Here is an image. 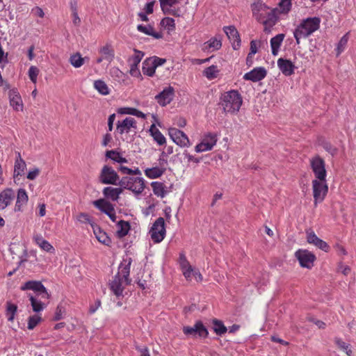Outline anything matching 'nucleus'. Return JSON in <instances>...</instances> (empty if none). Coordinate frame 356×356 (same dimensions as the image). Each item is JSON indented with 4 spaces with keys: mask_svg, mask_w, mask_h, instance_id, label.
Here are the masks:
<instances>
[{
    "mask_svg": "<svg viewBox=\"0 0 356 356\" xmlns=\"http://www.w3.org/2000/svg\"><path fill=\"white\" fill-rule=\"evenodd\" d=\"M183 155L184 156V158L187 159L188 162H193L195 163H199L200 162V159L191 155L187 151H184Z\"/></svg>",
    "mask_w": 356,
    "mask_h": 356,
    "instance_id": "obj_60",
    "label": "nucleus"
},
{
    "mask_svg": "<svg viewBox=\"0 0 356 356\" xmlns=\"http://www.w3.org/2000/svg\"><path fill=\"white\" fill-rule=\"evenodd\" d=\"M33 240L35 243V244L38 247H40V248L42 249V250L49 253L55 252V248H54V246L49 241L45 240L42 236V234H34Z\"/></svg>",
    "mask_w": 356,
    "mask_h": 356,
    "instance_id": "obj_25",
    "label": "nucleus"
},
{
    "mask_svg": "<svg viewBox=\"0 0 356 356\" xmlns=\"http://www.w3.org/2000/svg\"><path fill=\"white\" fill-rule=\"evenodd\" d=\"M41 317L38 315H33L29 318L28 321V329L33 330L36 325L40 322Z\"/></svg>",
    "mask_w": 356,
    "mask_h": 356,
    "instance_id": "obj_55",
    "label": "nucleus"
},
{
    "mask_svg": "<svg viewBox=\"0 0 356 356\" xmlns=\"http://www.w3.org/2000/svg\"><path fill=\"white\" fill-rule=\"evenodd\" d=\"M149 234L155 243L161 242L166 234L165 220L162 217L158 218L151 227Z\"/></svg>",
    "mask_w": 356,
    "mask_h": 356,
    "instance_id": "obj_8",
    "label": "nucleus"
},
{
    "mask_svg": "<svg viewBox=\"0 0 356 356\" xmlns=\"http://www.w3.org/2000/svg\"><path fill=\"white\" fill-rule=\"evenodd\" d=\"M284 37V34L280 33L270 39V47L272 54L273 56H277L278 54L280 48L282 44Z\"/></svg>",
    "mask_w": 356,
    "mask_h": 356,
    "instance_id": "obj_32",
    "label": "nucleus"
},
{
    "mask_svg": "<svg viewBox=\"0 0 356 356\" xmlns=\"http://www.w3.org/2000/svg\"><path fill=\"white\" fill-rule=\"evenodd\" d=\"M93 86L95 89L102 95H107L110 93V89L107 84L102 79L95 81Z\"/></svg>",
    "mask_w": 356,
    "mask_h": 356,
    "instance_id": "obj_42",
    "label": "nucleus"
},
{
    "mask_svg": "<svg viewBox=\"0 0 356 356\" xmlns=\"http://www.w3.org/2000/svg\"><path fill=\"white\" fill-rule=\"evenodd\" d=\"M118 229L117 231V234L119 237L122 238L125 236L130 229V225L128 222L120 220L118 225Z\"/></svg>",
    "mask_w": 356,
    "mask_h": 356,
    "instance_id": "obj_47",
    "label": "nucleus"
},
{
    "mask_svg": "<svg viewBox=\"0 0 356 356\" xmlns=\"http://www.w3.org/2000/svg\"><path fill=\"white\" fill-rule=\"evenodd\" d=\"M323 147L325 151L332 154V156L337 154V149L336 147L332 146L330 143L325 142L323 144Z\"/></svg>",
    "mask_w": 356,
    "mask_h": 356,
    "instance_id": "obj_57",
    "label": "nucleus"
},
{
    "mask_svg": "<svg viewBox=\"0 0 356 356\" xmlns=\"http://www.w3.org/2000/svg\"><path fill=\"white\" fill-rule=\"evenodd\" d=\"M295 257L299 261L301 267L307 269H311L313 267L314 261L316 260V256L314 254L304 249H299L296 251Z\"/></svg>",
    "mask_w": 356,
    "mask_h": 356,
    "instance_id": "obj_10",
    "label": "nucleus"
},
{
    "mask_svg": "<svg viewBox=\"0 0 356 356\" xmlns=\"http://www.w3.org/2000/svg\"><path fill=\"white\" fill-rule=\"evenodd\" d=\"M277 66L282 73L285 76H291L294 73L295 65L289 60L282 58H279L277 60Z\"/></svg>",
    "mask_w": 356,
    "mask_h": 356,
    "instance_id": "obj_26",
    "label": "nucleus"
},
{
    "mask_svg": "<svg viewBox=\"0 0 356 356\" xmlns=\"http://www.w3.org/2000/svg\"><path fill=\"white\" fill-rule=\"evenodd\" d=\"M92 229L96 238L99 243L108 246L111 244V238L99 227L95 225L93 227Z\"/></svg>",
    "mask_w": 356,
    "mask_h": 356,
    "instance_id": "obj_30",
    "label": "nucleus"
},
{
    "mask_svg": "<svg viewBox=\"0 0 356 356\" xmlns=\"http://www.w3.org/2000/svg\"><path fill=\"white\" fill-rule=\"evenodd\" d=\"M183 332L185 335L192 337H201L207 338L209 335V332L207 327L201 321H197L193 326H184L183 327Z\"/></svg>",
    "mask_w": 356,
    "mask_h": 356,
    "instance_id": "obj_11",
    "label": "nucleus"
},
{
    "mask_svg": "<svg viewBox=\"0 0 356 356\" xmlns=\"http://www.w3.org/2000/svg\"><path fill=\"white\" fill-rule=\"evenodd\" d=\"M161 24L165 29H168V31H170L175 29V19L171 17H164L161 22Z\"/></svg>",
    "mask_w": 356,
    "mask_h": 356,
    "instance_id": "obj_50",
    "label": "nucleus"
},
{
    "mask_svg": "<svg viewBox=\"0 0 356 356\" xmlns=\"http://www.w3.org/2000/svg\"><path fill=\"white\" fill-rule=\"evenodd\" d=\"M149 59L152 61L154 65H155L156 69V67L163 65L166 62L165 58H159L157 56L151 57Z\"/></svg>",
    "mask_w": 356,
    "mask_h": 356,
    "instance_id": "obj_58",
    "label": "nucleus"
},
{
    "mask_svg": "<svg viewBox=\"0 0 356 356\" xmlns=\"http://www.w3.org/2000/svg\"><path fill=\"white\" fill-rule=\"evenodd\" d=\"M132 128L136 129V121L131 117H127L121 121L118 120L116 124V131L121 135L129 133Z\"/></svg>",
    "mask_w": 356,
    "mask_h": 356,
    "instance_id": "obj_19",
    "label": "nucleus"
},
{
    "mask_svg": "<svg viewBox=\"0 0 356 356\" xmlns=\"http://www.w3.org/2000/svg\"><path fill=\"white\" fill-rule=\"evenodd\" d=\"M120 179L117 172L108 165H104L99 173V181L106 185H118Z\"/></svg>",
    "mask_w": 356,
    "mask_h": 356,
    "instance_id": "obj_6",
    "label": "nucleus"
},
{
    "mask_svg": "<svg viewBox=\"0 0 356 356\" xmlns=\"http://www.w3.org/2000/svg\"><path fill=\"white\" fill-rule=\"evenodd\" d=\"M217 140L216 134L209 133L204 136L201 143L195 147V150L197 153L211 150L216 145Z\"/></svg>",
    "mask_w": 356,
    "mask_h": 356,
    "instance_id": "obj_14",
    "label": "nucleus"
},
{
    "mask_svg": "<svg viewBox=\"0 0 356 356\" xmlns=\"http://www.w3.org/2000/svg\"><path fill=\"white\" fill-rule=\"evenodd\" d=\"M39 72V69L37 67L32 65L29 67L28 72L29 77L33 83H36Z\"/></svg>",
    "mask_w": 356,
    "mask_h": 356,
    "instance_id": "obj_53",
    "label": "nucleus"
},
{
    "mask_svg": "<svg viewBox=\"0 0 356 356\" xmlns=\"http://www.w3.org/2000/svg\"><path fill=\"white\" fill-rule=\"evenodd\" d=\"M312 191L314 204L316 205L322 202L328 192V186L326 179L323 180L319 179H314L312 181Z\"/></svg>",
    "mask_w": 356,
    "mask_h": 356,
    "instance_id": "obj_7",
    "label": "nucleus"
},
{
    "mask_svg": "<svg viewBox=\"0 0 356 356\" xmlns=\"http://www.w3.org/2000/svg\"><path fill=\"white\" fill-rule=\"evenodd\" d=\"M243 99L241 94L235 90L225 92L220 96V105L225 113H237L242 105Z\"/></svg>",
    "mask_w": 356,
    "mask_h": 356,
    "instance_id": "obj_4",
    "label": "nucleus"
},
{
    "mask_svg": "<svg viewBox=\"0 0 356 356\" xmlns=\"http://www.w3.org/2000/svg\"><path fill=\"white\" fill-rule=\"evenodd\" d=\"M181 0H159L162 11L165 15H171L179 17L181 15V10L174 6L179 3Z\"/></svg>",
    "mask_w": 356,
    "mask_h": 356,
    "instance_id": "obj_16",
    "label": "nucleus"
},
{
    "mask_svg": "<svg viewBox=\"0 0 356 356\" xmlns=\"http://www.w3.org/2000/svg\"><path fill=\"white\" fill-rule=\"evenodd\" d=\"M150 135L152 136L154 140L159 145H163L165 143L166 140L163 134L156 127L154 124H152L149 128Z\"/></svg>",
    "mask_w": 356,
    "mask_h": 356,
    "instance_id": "obj_36",
    "label": "nucleus"
},
{
    "mask_svg": "<svg viewBox=\"0 0 356 356\" xmlns=\"http://www.w3.org/2000/svg\"><path fill=\"white\" fill-rule=\"evenodd\" d=\"M115 113H113L111 115H109L108 117V129L109 131H111L113 130V123H114V121L115 120Z\"/></svg>",
    "mask_w": 356,
    "mask_h": 356,
    "instance_id": "obj_63",
    "label": "nucleus"
},
{
    "mask_svg": "<svg viewBox=\"0 0 356 356\" xmlns=\"http://www.w3.org/2000/svg\"><path fill=\"white\" fill-rule=\"evenodd\" d=\"M20 289L22 291L31 290L33 291V293H28L27 296L29 298L34 312L39 313L43 311L48 305L49 294L41 282L28 281L21 286Z\"/></svg>",
    "mask_w": 356,
    "mask_h": 356,
    "instance_id": "obj_1",
    "label": "nucleus"
},
{
    "mask_svg": "<svg viewBox=\"0 0 356 356\" xmlns=\"http://www.w3.org/2000/svg\"><path fill=\"white\" fill-rule=\"evenodd\" d=\"M335 343L342 350H343L348 356L352 354V350L350 344L343 341L340 338H335Z\"/></svg>",
    "mask_w": 356,
    "mask_h": 356,
    "instance_id": "obj_49",
    "label": "nucleus"
},
{
    "mask_svg": "<svg viewBox=\"0 0 356 356\" xmlns=\"http://www.w3.org/2000/svg\"><path fill=\"white\" fill-rule=\"evenodd\" d=\"M144 56L143 52L134 49V54L130 56L128 59V63L129 65V74L134 77H141V74L138 68L141 60Z\"/></svg>",
    "mask_w": 356,
    "mask_h": 356,
    "instance_id": "obj_12",
    "label": "nucleus"
},
{
    "mask_svg": "<svg viewBox=\"0 0 356 356\" xmlns=\"http://www.w3.org/2000/svg\"><path fill=\"white\" fill-rule=\"evenodd\" d=\"M111 140L112 136L110 134H106L105 135H104L103 140L102 142V146L106 147L108 145V143L111 141Z\"/></svg>",
    "mask_w": 356,
    "mask_h": 356,
    "instance_id": "obj_64",
    "label": "nucleus"
},
{
    "mask_svg": "<svg viewBox=\"0 0 356 356\" xmlns=\"http://www.w3.org/2000/svg\"><path fill=\"white\" fill-rule=\"evenodd\" d=\"M137 29L138 31L146 35H151L156 39L161 38L163 36L161 33L155 31L154 28L150 25L145 26L143 24H139L137 26Z\"/></svg>",
    "mask_w": 356,
    "mask_h": 356,
    "instance_id": "obj_37",
    "label": "nucleus"
},
{
    "mask_svg": "<svg viewBox=\"0 0 356 356\" xmlns=\"http://www.w3.org/2000/svg\"><path fill=\"white\" fill-rule=\"evenodd\" d=\"M168 134L172 141L179 147H186L191 145L189 138L184 131L172 127L169 128Z\"/></svg>",
    "mask_w": 356,
    "mask_h": 356,
    "instance_id": "obj_13",
    "label": "nucleus"
},
{
    "mask_svg": "<svg viewBox=\"0 0 356 356\" xmlns=\"http://www.w3.org/2000/svg\"><path fill=\"white\" fill-rule=\"evenodd\" d=\"M93 204L99 211H101L102 212L104 213L106 215H109V213H112L113 209L111 204L104 199H99L94 201Z\"/></svg>",
    "mask_w": 356,
    "mask_h": 356,
    "instance_id": "obj_35",
    "label": "nucleus"
},
{
    "mask_svg": "<svg viewBox=\"0 0 356 356\" xmlns=\"http://www.w3.org/2000/svg\"><path fill=\"white\" fill-rule=\"evenodd\" d=\"M99 53L103 55L105 60L110 62L113 60L115 56L114 50L109 44H106L104 47H101L99 49Z\"/></svg>",
    "mask_w": 356,
    "mask_h": 356,
    "instance_id": "obj_40",
    "label": "nucleus"
},
{
    "mask_svg": "<svg viewBox=\"0 0 356 356\" xmlns=\"http://www.w3.org/2000/svg\"><path fill=\"white\" fill-rule=\"evenodd\" d=\"M105 156L106 159H109L118 163H125L128 162L127 159L123 157L120 152L113 149L107 150L105 153Z\"/></svg>",
    "mask_w": 356,
    "mask_h": 356,
    "instance_id": "obj_38",
    "label": "nucleus"
},
{
    "mask_svg": "<svg viewBox=\"0 0 356 356\" xmlns=\"http://www.w3.org/2000/svg\"><path fill=\"white\" fill-rule=\"evenodd\" d=\"M28 200V195L25 189L19 188L17 194L15 211H21L22 207L27 203Z\"/></svg>",
    "mask_w": 356,
    "mask_h": 356,
    "instance_id": "obj_33",
    "label": "nucleus"
},
{
    "mask_svg": "<svg viewBox=\"0 0 356 356\" xmlns=\"http://www.w3.org/2000/svg\"><path fill=\"white\" fill-rule=\"evenodd\" d=\"M309 164L311 169L314 174L315 179L323 180L326 179L327 171L325 169V163L323 159L320 156L316 155L310 159Z\"/></svg>",
    "mask_w": 356,
    "mask_h": 356,
    "instance_id": "obj_9",
    "label": "nucleus"
},
{
    "mask_svg": "<svg viewBox=\"0 0 356 356\" xmlns=\"http://www.w3.org/2000/svg\"><path fill=\"white\" fill-rule=\"evenodd\" d=\"M258 42L256 40H252L250 42V48L249 52V57H252L257 52Z\"/></svg>",
    "mask_w": 356,
    "mask_h": 356,
    "instance_id": "obj_62",
    "label": "nucleus"
},
{
    "mask_svg": "<svg viewBox=\"0 0 356 356\" xmlns=\"http://www.w3.org/2000/svg\"><path fill=\"white\" fill-rule=\"evenodd\" d=\"M212 324L213 330L217 335L222 336L227 332V328L222 321L218 319H213L212 321Z\"/></svg>",
    "mask_w": 356,
    "mask_h": 356,
    "instance_id": "obj_41",
    "label": "nucleus"
},
{
    "mask_svg": "<svg viewBox=\"0 0 356 356\" xmlns=\"http://www.w3.org/2000/svg\"><path fill=\"white\" fill-rule=\"evenodd\" d=\"M306 236L307 243L315 245L325 252L329 251L330 246L325 241L318 238L313 230H307Z\"/></svg>",
    "mask_w": 356,
    "mask_h": 356,
    "instance_id": "obj_18",
    "label": "nucleus"
},
{
    "mask_svg": "<svg viewBox=\"0 0 356 356\" xmlns=\"http://www.w3.org/2000/svg\"><path fill=\"white\" fill-rule=\"evenodd\" d=\"M17 310V307L16 305L13 304L9 302H8L6 303V316L7 317L8 321H13L14 320Z\"/></svg>",
    "mask_w": 356,
    "mask_h": 356,
    "instance_id": "obj_48",
    "label": "nucleus"
},
{
    "mask_svg": "<svg viewBox=\"0 0 356 356\" xmlns=\"http://www.w3.org/2000/svg\"><path fill=\"white\" fill-rule=\"evenodd\" d=\"M40 174V169L34 168L30 170L27 175V179L29 180H34Z\"/></svg>",
    "mask_w": 356,
    "mask_h": 356,
    "instance_id": "obj_59",
    "label": "nucleus"
},
{
    "mask_svg": "<svg viewBox=\"0 0 356 356\" xmlns=\"http://www.w3.org/2000/svg\"><path fill=\"white\" fill-rule=\"evenodd\" d=\"M179 263L181 271H184L187 268L189 269L191 267V265L190 264L185 254L183 253L179 254Z\"/></svg>",
    "mask_w": 356,
    "mask_h": 356,
    "instance_id": "obj_54",
    "label": "nucleus"
},
{
    "mask_svg": "<svg viewBox=\"0 0 356 356\" xmlns=\"http://www.w3.org/2000/svg\"><path fill=\"white\" fill-rule=\"evenodd\" d=\"M218 73L219 70L218 69V67L215 65H212L205 68L202 72L203 75L209 80L216 79L218 76Z\"/></svg>",
    "mask_w": 356,
    "mask_h": 356,
    "instance_id": "obj_44",
    "label": "nucleus"
},
{
    "mask_svg": "<svg viewBox=\"0 0 356 356\" xmlns=\"http://www.w3.org/2000/svg\"><path fill=\"white\" fill-rule=\"evenodd\" d=\"M26 162L22 159L21 155L18 153V157L16 159L14 165V172L13 177H17L19 176H22L24 173V170L26 169Z\"/></svg>",
    "mask_w": 356,
    "mask_h": 356,
    "instance_id": "obj_34",
    "label": "nucleus"
},
{
    "mask_svg": "<svg viewBox=\"0 0 356 356\" xmlns=\"http://www.w3.org/2000/svg\"><path fill=\"white\" fill-rule=\"evenodd\" d=\"M151 186L152 188L153 193L161 198L165 197L170 192V191L168 190L167 186L163 182L152 181L151 183Z\"/></svg>",
    "mask_w": 356,
    "mask_h": 356,
    "instance_id": "obj_28",
    "label": "nucleus"
},
{
    "mask_svg": "<svg viewBox=\"0 0 356 356\" xmlns=\"http://www.w3.org/2000/svg\"><path fill=\"white\" fill-rule=\"evenodd\" d=\"M291 0H280L278 3L277 12L280 14H288L291 10Z\"/></svg>",
    "mask_w": 356,
    "mask_h": 356,
    "instance_id": "obj_46",
    "label": "nucleus"
},
{
    "mask_svg": "<svg viewBox=\"0 0 356 356\" xmlns=\"http://www.w3.org/2000/svg\"><path fill=\"white\" fill-rule=\"evenodd\" d=\"M348 40V33H346L340 39L337 47V55H339L345 49Z\"/></svg>",
    "mask_w": 356,
    "mask_h": 356,
    "instance_id": "obj_51",
    "label": "nucleus"
},
{
    "mask_svg": "<svg viewBox=\"0 0 356 356\" xmlns=\"http://www.w3.org/2000/svg\"><path fill=\"white\" fill-rule=\"evenodd\" d=\"M321 19L318 17H307L301 21L293 31V36L297 44L300 40L306 38L313 34L320 28Z\"/></svg>",
    "mask_w": 356,
    "mask_h": 356,
    "instance_id": "obj_3",
    "label": "nucleus"
},
{
    "mask_svg": "<svg viewBox=\"0 0 356 356\" xmlns=\"http://www.w3.org/2000/svg\"><path fill=\"white\" fill-rule=\"evenodd\" d=\"M266 70L263 67H255L243 75L245 80L257 82L262 80L266 76Z\"/></svg>",
    "mask_w": 356,
    "mask_h": 356,
    "instance_id": "obj_23",
    "label": "nucleus"
},
{
    "mask_svg": "<svg viewBox=\"0 0 356 356\" xmlns=\"http://www.w3.org/2000/svg\"><path fill=\"white\" fill-rule=\"evenodd\" d=\"M118 185L122 188L132 191L135 195H140L145 188V179L142 177L125 176L120 179Z\"/></svg>",
    "mask_w": 356,
    "mask_h": 356,
    "instance_id": "obj_5",
    "label": "nucleus"
},
{
    "mask_svg": "<svg viewBox=\"0 0 356 356\" xmlns=\"http://www.w3.org/2000/svg\"><path fill=\"white\" fill-rule=\"evenodd\" d=\"M104 196L112 201H117L119 199L120 195L122 192V188H113L111 186L105 187L103 189Z\"/></svg>",
    "mask_w": 356,
    "mask_h": 356,
    "instance_id": "obj_29",
    "label": "nucleus"
},
{
    "mask_svg": "<svg viewBox=\"0 0 356 356\" xmlns=\"http://www.w3.org/2000/svg\"><path fill=\"white\" fill-rule=\"evenodd\" d=\"M8 96L10 106L15 111H22L24 109V104L18 91L15 89L10 90L9 91Z\"/></svg>",
    "mask_w": 356,
    "mask_h": 356,
    "instance_id": "obj_24",
    "label": "nucleus"
},
{
    "mask_svg": "<svg viewBox=\"0 0 356 356\" xmlns=\"http://www.w3.org/2000/svg\"><path fill=\"white\" fill-rule=\"evenodd\" d=\"M65 309L63 306L58 305L56 309L53 319L56 321L62 319L65 315Z\"/></svg>",
    "mask_w": 356,
    "mask_h": 356,
    "instance_id": "obj_56",
    "label": "nucleus"
},
{
    "mask_svg": "<svg viewBox=\"0 0 356 356\" xmlns=\"http://www.w3.org/2000/svg\"><path fill=\"white\" fill-rule=\"evenodd\" d=\"M77 220L79 222L83 224H90L92 227H95L96 225H94L93 221L92 220V218L90 216L86 213H81L77 216Z\"/></svg>",
    "mask_w": 356,
    "mask_h": 356,
    "instance_id": "obj_52",
    "label": "nucleus"
},
{
    "mask_svg": "<svg viewBox=\"0 0 356 356\" xmlns=\"http://www.w3.org/2000/svg\"><path fill=\"white\" fill-rule=\"evenodd\" d=\"M131 262L132 259L130 257H124L118 267V273L110 283L111 290L116 296L122 295L124 284L128 285L130 284L129 277Z\"/></svg>",
    "mask_w": 356,
    "mask_h": 356,
    "instance_id": "obj_2",
    "label": "nucleus"
},
{
    "mask_svg": "<svg viewBox=\"0 0 356 356\" xmlns=\"http://www.w3.org/2000/svg\"><path fill=\"white\" fill-rule=\"evenodd\" d=\"M31 13L35 16H37L40 18H43L44 17V13L43 10L39 6H35L31 9Z\"/></svg>",
    "mask_w": 356,
    "mask_h": 356,
    "instance_id": "obj_61",
    "label": "nucleus"
},
{
    "mask_svg": "<svg viewBox=\"0 0 356 356\" xmlns=\"http://www.w3.org/2000/svg\"><path fill=\"white\" fill-rule=\"evenodd\" d=\"M175 95V90L173 87L169 86L165 87L161 92L155 96V99L161 106L169 104L173 99Z\"/></svg>",
    "mask_w": 356,
    "mask_h": 356,
    "instance_id": "obj_17",
    "label": "nucleus"
},
{
    "mask_svg": "<svg viewBox=\"0 0 356 356\" xmlns=\"http://www.w3.org/2000/svg\"><path fill=\"white\" fill-rule=\"evenodd\" d=\"M222 47V40L220 35L215 36L204 42L203 50L207 51H213L218 50Z\"/></svg>",
    "mask_w": 356,
    "mask_h": 356,
    "instance_id": "obj_27",
    "label": "nucleus"
},
{
    "mask_svg": "<svg viewBox=\"0 0 356 356\" xmlns=\"http://www.w3.org/2000/svg\"><path fill=\"white\" fill-rule=\"evenodd\" d=\"M269 9L270 7H268L261 0H255L251 5L253 17L258 22L264 19V17L267 15V12H268Z\"/></svg>",
    "mask_w": 356,
    "mask_h": 356,
    "instance_id": "obj_15",
    "label": "nucleus"
},
{
    "mask_svg": "<svg viewBox=\"0 0 356 356\" xmlns=\"http://www.w3.org/2000/svg\"><path fill=\"white\" fill-rule=\"evenodd\" d=\"M166 170L165 167H152L145 170V175L147 177L154 179L161 177Z\"/></svg>",
    "mask_w": 356,
    "mask_h": 356,
    "instance_id": "obj_31",
    "label": "nucleus"
},
{
    "mask_svg": "<svg viewBox=\"0 0 356 356\" xmlns=\"http://www.w3.org/2000/svg\"><path fill=\"white\" fill-rule=\"evenodd\" d=\"M277 8L269 9L267 15H265L264 19L261 20L260 22L264 25V31L270 32V29L276 24L278 19Z\"/></svg>",
    "mask_w": 356,
    "mask_h": 356,
    "instance_id": "obj_21",
    "label": "nucleus"
},
{
    "mask_svg": "<svg viewBox=\"0 0 356 356\" xmlns=\"http://www.w3.org/2000/svg\"><path fill=\"white\" fill-rule=\"evenodd\" d=\"M224 32L227 38L232 42V48L235 50L239 49L241 47V38L239 33L234 26H225L223 28Z\"/></svg>",
    "mask_w": 356,
    "mask_h": 356,
    "instance_id": "obj_20",
    "label": "nucleus"
},
{
    "mask_svg": "<svg viewBox=\"0 0 356 356\" xmlns=\"http://www.w3.org/2000/svg\"><path fill=\"white\" fill-rule=\"evenodd\" d=\"M69 62L74 67L79 68L84 64L85 58H83L79 52H76L70 56Z\"/></svg>",
    "mask_w": 356,
    "mask_h": 356,
    "instance_id": "obj_43",
    "label": "nucleus"
},
{
    "mask_svg": "<svg viewBox=\"0 0 356 356\" xmlns=\"http://www.w3.org/2000/svg\"><path fill=\"white\" fill-rule=\"evenodd\" d=\"M184 276L187 280H191L192 277L194 276L197 282L202 280V276L198 270H195L191 266L189 269L182 271Z\"/></svg>",
    "mask_w": 356,
    "mask_h": 356,
    "instance_id": "obj_45",
    "label": "nucleus"
},
{
    "mask_svg": "<svg viewBox=\"0 0 356 356\" xmlns=\"http://www.w3.org/2000/svg\"><path fill=\"white\" fill-rule=\"evenodd\" d=\"M143 73L148 76H152L156 71L155 65L149 58L145 59L143 63Z\"/></svg>",
    "mask_w": 356,
    "mask_h": 356,
    "instance_id": "obj_39",
    "label": "nucleus"
},
{
    "mask_svg": "<svg viewBox=\"0 0 356 356\" xmlns=\"http://www.w3.org/2000/svg\"><path fill=\"white\" fill-rule=\"evenodd\" d=\"M15 197L13 189L7 188L0 193V210H3L11 204Z\"/></svg>",
    "mask_w": 356,
    "mask_h": 356,
    "instance_id": "obj_22",
    "label": "nucleus"
}]
</instances>
